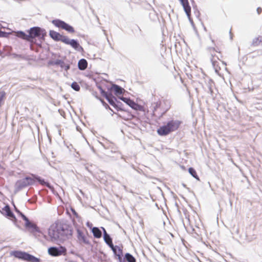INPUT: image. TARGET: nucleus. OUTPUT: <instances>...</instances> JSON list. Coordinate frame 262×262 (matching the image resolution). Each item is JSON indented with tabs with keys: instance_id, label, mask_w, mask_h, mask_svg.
Instances as JSON below:
<instances>
[{
	"instance_id": "14",
	"label": "nucleus",
	"mask_w": 262,
	"mask_h": 262,
	"mask_svg": "<svg viewBox=\"0 0 262 262\" xmlns=\"http://www.w3.org/2000/svg\"><path fill=\"white\" fill-rule=\"evenodd\" d=\"M171 107L170 102L167 100L162 101L161 112L162 114L166 113Z\"/></svg>"
},
{
	"instance_id": "13",
	"label": "nucleus",
	"mask_w": 262,
	"mask_h": 262,
	"mask_svg": "<svg viewBox=\"0 0 262 262\" xmlns=\"http://www.w3.org/2000/svg\"><path fill=\"white\" fill-rule=\"evenodd\" d=\"M2 213L8 217L16 220L15 216L11 211L10 207L8 205H6L2 208Z\"/></svg>"
},
{
	"instance_id": "2",
	"label": "nucleus",
	"mask_w": 262,
	"mask_h": 262,
	"mask_svg": "<svg viewBox=\"0 0 262 262\" xmlns=\"http://www.w3.org/2000/svg\"><path fill=\"white\" fill-rule=\"evenodd\" d=\"M181 123V121L178 120H171L160 126L157 129V133L160 136H166L178 129Z\"/></svg>"
},
{
	"instance_id": "10",
	"label": "nucleus",
	"mask_w": 262,
	"mask_h": 262,
	"mask_svg": "<svg viewBox=\"0 0 262 262\" xmlns=\"http://www.w3.org/2000/svg\"><path fill=\"white\" fill-rule=\"evenodd\" d=\"M101 93L102 95L106 98L110 104L115 108L117 107V105L115 103L116 98L110 95L101 89Z\"/></svg>"
},
{
	"instance_id": "30",
	"label": "nucleus",
	"mask_w": 262,
	"mask_h": 262,
	"mask_svg": "<svg viewBox=\"0 0 262 262\" xmlns=\"http://www.w3.org/2000/svg\"><path fill=\"white\" fill-rule=\"evenodd\" d=\"M20 216L23 219V220L25 221L26 223L29 221L28 219L23 213H20Z\"/></svg>"
},
{
	"instance_id": "26",
	"label": "nucleus",
	"mask_w": 262,
	"mask_h": 262,
	"mask_svg": "<svg viewBox=\"0 0 262 262\" xmlns=\"http://www.w3.org/2000/svg\"><path fill=\"white\" fill-rule=\"evenodd\" d=\"M188 171L189 172V173L193 177H194V178H195L197 180H199V178L197 174V173L195 171V170L192 168V167H190L188 169Z\"/></svg>"
},
{
	"instance_id": "12",
	"label": "nucleus",
	"mask_w": 262,
	"mask_h": 262,
	"mask_svg": "<svg viewBox=\"0 0 262 262\" xmlns=\"http://www.w3.org/2000/svg\"><path fill=\"white\" fill-rule=\"evenodd\" d=\"M63 42L65 44L70 45L75 49H77L78 47H80L79 44L76 40L74 39L70 40L67 36H66L65 39L63 40Z\"/></svg>"
},
{
	"instance_id": "7",
	"label": "nucleus",
	"mask_w": 262,
	"mask_h": 262,
	"mask_svg": "<svg viewBox=\"0 0 262 262\" xmlns=\"http://www.w3.org/2000/svg\"><path fill=\"white\" fill-rule=\"evenodd\" d=\"M52 23L56 27L65 30L69 33H73L75 32L73 27L60 19H54Z\"/></svg>"
},
{
	"instance_id": "34",
	"label": "nucleus",
	"mask_w": 262,
	"mask_h": 262,
	"mask_svg": "<svg viewBox=\"0 0 262 262\" xmlns=\"http://www.w3.org/2000/svg\"><path fill=\"white\" fill-rule=\"evenodd\" d=\"M102 230L103 231L104 235H105V234H107L106 231V230H105V229L103 227H102Z\"/></svg>"
},
{
	"instance_id": "15",
	"label": "nucleus",
	"mask_w": 262,
	"mask_h": 262,
	"mask_svg": "<svg viewBox=\"0 0 262 262\" xmlns=\"http://www.w3.org/2000/svg\"><path fill=\"white\" fill-rule=\"evenodd\" d=\"M133 109L137 111L142 112L144 113V114H146L149 112L148 107L147 106L144 105H140L137 103H136Z\"/></svg>"
},
{
	"instance_id": "8",
	"label": "nucleus",
	"mask_w": 262,
	"mask_h": 262,
	"mask_svg": "<svg viewBox=\"0 0 262 262\" xmlns=\"http://www.w3.org/2000/svg\"><path fill=\"white\" fill-rule=\"evenodd\" d=\"M181 3V4L182 5L184 10L187 16L188 19L192 21V19L191 18V8L189 5V2L188 0H179Z\"/></svg>"
},
{
	"instance_id": "36",
	"label": "nucleus",
	"mask_w": 262,
	"mask_h": 262,
	"mask_svg": "<svg viewBox=\"0 0 262 262\" xmlns=\"http://www.w3.org/2000/svg\"><path fill=\"white\" fill-rule=\"evenodd\" d=\"M15 211L17 212V211H18L19 210H18L17 208H16V207H15Z\"/></svg>"
},
{
	"instance_id": "1",
	"label": "nucleus",
	"mask_w": 262,
	"mask_h": 262,
	"mask_svg": "<svg viewBox=\"0 0 262 262\" xmlns=\"http://www.w3.org/2000/svg\"><path fill=\"white\" fill-rule=\"evenodd\" d=\"M209 54L211 56V61L216 72L219 73L222 69H226V63L223 61V56L220 51H217L214 48L208 49Z\"/></svg>"
},
{
	"instance_id": "5",
	"label": "nucleus",
	"mask_w": 262,
	"mask_h": 262,
	"mask_svg": "<svg viewBox=\"0 0 262 262\" xmlns=\"http://www.w3.org/2000/svg\"><path fill=\"white\" fill-rule=\"evenodd\" d=\"M103 237L105 242L111 248L114 253L118 256V259H121L122 255V250L118 247L117 249L114 246L112 239L108 234H105Z\"/></svg>"
},
{
	"instance_id": "22",
	"label": "nucleus",
	"mask_w": 262,
	"mask_h": 262,
	"mask_svg": "<svg viewBox=\"0 0 262 262\" xmlns=\"http://www.w3.org/2000/svg\"><path fill=\"white\" fill-rule=\"evenodd\" d=\"M252 43L254 46H257L262 44V36L259 35L254 39Z\"/></svg>"
},
{
	"instance_id": "16",
	"label": "nucleus",
	"mask_w": 262,
	"mask_h": 262,
	"mask_svg": "<svg viewBox=\"0 0 262 262\" xmlns=\"http://www.w3.org/2000/svg\"><path fill=\"white\" fill-rule=\"evenodd\" d=\"M119 99H120L123 101H124L125 103H126L127 105H128L133 109L134 108V107L136 103L135 101H134L133 100H131L129 98L122 97H119Z\"/></svg>"
},
{
	"instance_id": "32",
	"label": "nucleus",
	"mask_w": 262,
	"mask_h": 262,
	"mask_svg": "<svg viewBox=\"0 0 262 262\" xmlns=\"http://www.w3.org/2000/svg\"><path fill=\"white\" fill-rule=\"evenodd\" d=\"M256 11H257V13L258 14H260L262 12V9L260 7H258L257 8Z\"/></svg>"
},
{
	"instance_id": "33",
	"label": "nucleus",
	"mask_w": 262,
	"mask_h": 262,
	"mask_svg": "<svg viewBox=\"0 0 262 262\" xmlns=\"http://www.w3.org/2000/svg\"><path fill=\"white\" fill-rule=\"evenodd\" d=\"M69 68H70V66L69 65H66V66H64V69L66 70H69Z\"/></svg>"
},
{
	"instance_id": "23",
	"label": "nucleus",
	"mask_w": 262,
	"mask_h": 262,
	"mask_svg": "<svg viewBox=\"0 0 262 262\" xmlns=\"http://www.w3.org/2000/svg\"><path fill=\"white\" fill-rule=\"evenodd\" d=\"M36 179L41 185L46 186L50 189L52 188L50 184L48 182H46L43 179H42L39 177L36 178Z\"/></svg>"
},
{
	"instance_id": "28",
	"label": "nucleus",
	"mask_w": 262,
	"mask_h": 262,
	"mask_svg": "<svg viewBox=\"0 0 262 262\" xmlns=\"http://www.w3.org/2000/svg\"><path fill=\"white\" fill-rule=\"evenodd\" d=\"M25 181H26V183H27L28 185H32L34 182L33 179H32L31 178H26L25 179Z\"/></svg>"
},
{
	"instance_id": "31",
	"label": "nucleus",
	"mask_w": 262,
	"mask_h": 262,
	"mask_svg": "<svg viewBox=\"0 0 262 262\" xmlns=\"http://www.w3.org/2000/svg\"><path fill=\"white\" fill-rule=\"evenodd\" d=\"M100 100H101V102L102 103L103 105H104L106 108H107V107L110 108L109 106L107 105V104L106 102H105L103 100H101V99Z\"/></svg>"
},
{
	"instance_id": "24",
	"label": "nucleus",
	"mask_w": 262,
	"mask_h": 262,
	"mask_svg": "<svg viewBox=\"0 0 262 262\" xmlns=\"http://www.w3.org/2000/svg\"><path fill=\"white\" fill-rule=\"evenodd\" d=\"M125 258L128 262H136V258L129 253H126Z\"/></svg>"
},
{
	"instance_id": "29",
	"label": "nucleus",
	"mask_w": 262,
	"mask_h": 262,
	"mask_svg": "<svg viewBox=\"0 0 262 262\" xmlns=\"http://www.w3.org/2000/svg\"><path fill=\"white\" fill-rule=\"evenodd\" d=\"M49 233H50V235L51 236V237L52 238H54V239H57L59 238V236L58 235H55L54 234H53V235H52L51 232H50Z\"/></svg>"
},
{
	"instance_id": "6",
	"label": "nucleus",
	"mask_w": 262,
	"mask_h": 262,
	"mask_svg": "<svg viewBox=\"0 0 262 262\" xmlns=\"http://www.w3.org/2000/svg\"><path fill=\"white\" fill-rule=\"evenodd\" d=\"M67 249L64 247L61 246L59 248L51 247L48 250L49 254L55 257L60 255H67Z\"/></svg>"
},
{
	"instance_id": "25",
	"label": "nucleus",
	"mask_w": 262,
	"mask_h": 262,
	"mask_svg": "<svg viewBox=\"0 0 262 262\" xmlns=\"http://www.w3.org/2000/svg\"><path fill=\"white\" fill-rule=\"evenodd\" d=\"M161 105H162V101L158 100L156 102L154 103V112L157 111L158 109H160L161 111Z\"/></svg>"
},
{
	"instance_id": "9",
	"label": "nucleus",
	"mask_w": 262,
	"mask_h": 262,
	"mask_svg": "<svg viewBox=\"0 0 262 262\" xmlns=\"http://www.w3.org/2000/svg\"><path fill=\"white\" fill-rule=\"evenodd\" d=\"M50 37L55 41H61L63 42L66 37V36L62 35L59 33L53 30H51L49 32Z\"/></svg>"
},
{
	"instance_id": "20",
	"label": "nucleus",
	"mask_w": 262,
	"mask_h": 262,
	"mask_svg": "<svg viewBox=\"0 0 262 262\" xmlns=\"http://www.w3.org/2000/svg\"><path fill=\"white\" fill-rule=\"evenodd\" d=\"M16 36L20 38L21 39H25L26 40L29 41V35L26 34L25 33L22 31H19L17 32Z\"/></svg>"
},
{
	"instance_id": "3",
	"label": "nucleus",
	"mask_w": 262,
	"mask_h": 262,
	"mask_svg": "<svg viewBox=\"0 0 262 262\" xmlns=\"http://www.w3.org/2000/svg\"><path fill=\"white\" fill-rule=\"evenodd\" d=\"M28 32L29 41L30 42H33V39L36 37H39L41 39H44L46 35V32L45 30L42 29L38 27L30 28Z\"/></svg>"
},
{
	"instance_id": "17",
	"label": "nucleus",
	"mask_w": 262,
	"mask_h": 262,
	"mask_svg": "<svg viewBox=\"0 0 262 262\" xmlns=\"http://www.w3.org/2000/svg\"><path fill=\"white\" fill-rule=\"evenodd\" d=\"M113 90L115 93V94L118 96L119 98L120 97L119 96L122 94L124 90L121 88L120 86L117 85H114L113 86Z\"/></svg>"
},
{
	"instance_id": "4",
	"label": "nucleus",
	"mask_w": 262,
	"mask_h": 262,
	"mask_svg": "<svg viewBox=\"0 0 262 262\" xmlns=\"http://www.w3.org/2000/svg\"><path fill=\"white\" fill-rule=\"evenodd\" d=\"M12 255L15 257L20 259L24 260H26L30 262H39L40 260L38 258L30 255L26 252L15 251L12 252Z\"/></svg>"
},
{
	"instance_id": "37",
	"label": "nucleus",
	"mask_w": 262,
	"mask_h": 262,
	"mask_svg": "<svg viewBox=\"0 0 262 262\" xmlns=\"http://www.w3.org/2000/svg\"><path fill=\"white\" fill-rule=\"evenodd\" d=\"M138 28H139V29L140 31H141V29H140L139 27H138Z\"/></svg>"
},
{
	"instance_id": "19",
	"label": "nucleus",
	"mask_w": 262,
	"mask_h": 262,
	"mask_svg": "<svg viewBox=\"0 0 262 262\" xmlns=\"http://www.w3.org/2000/svg\"><path fill=\"white\" fill-rule=\"evenodd\" d=\"M92 232L95 238H99L102 236V232L98 227H93L92 229Z\"/></svg>"
},
{
	"instance_id": "35",
	"label": "nucleus",
	"mask_w": 262,
	"mask_h": 262,
	"mask_svg": "<svg viewBox=\"0 0 262 262\" xmlns=\"http://www.w3.org/2000/svg\"><path fill=\"white\" fill-rule=\"evenodd\" d=\"M17 213L19 215H20V213H23L22 212H21L19 210L17 211Z\"/></svg>"
},
{
	"instance_id": "27",
	"label": "nucleus",
	"mask_w": 262,
	"mask_h": 262,
	"mask_svg": "<svg viewBox=\"0 0 262 262\" xmlns=\"http://www.w3.org/2000/svg\"><path fill=\"white\" fill-rule=\"evenodd\" d=\"M72 88L76 91H79L80 86L79 84L76 82H73L71 84Z\"/></svg>"
},
{
	"instance_id": "21",
	"label": "nucleus",
	"mask_w": 262,
	"mask_h": 262,
	"mask_svg": "<svg viewBox=\"0 0 262 262\" xmlns=\"http://www.w3.org/2000/svg\"><path fill=\"white\" fill-rule=\"evenodd\" d=\"M77 234V238H78V239L84 243H86V238L83 233L81 231L78 230Z\"/></svg>"
},
{
	"instance_id": "11",
	"label": "nucleus",
	"mask_w": 262,
	"mask_h": 262,
	"mask_svg": "<svg viewBox=\"0 0 262 262\" xmlns=\"http://www.w3.org/2000/svg\"><path fill=\"white\" fill-rule=\"evenodd\" d=\"M25 226L28 229L30 232L33 234L39 232V228L35 224L32 223L29 221L25 223Z\"/></svg>"
},
{
	"instance_id": "18",
	"label": "nucleus",
	"mask_w": 262,
	"mask_h": 262,
	"mask_svg": "<svg viewBox=\"0 0 262 262\" xmlns=\"http://www.w3.org/2000/svg\"><path fill=\"white\" fill-rule=\"evenodd\" d=\"M78 66L80 70H84L88 67V62L85 59H81L79 61Z\"/></svg>"
}]
</instances>
